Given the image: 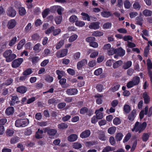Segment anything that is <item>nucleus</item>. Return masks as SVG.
Here are the masks:
<instances>
[{
  "mask_svg": "<svg viewBox=\"0 0 152 152\" xmlns=\"http://www.w3.org/2000/svg\"><path fill=\"white\" fill-rule=\"evenodd\" d=\"M147 125L146 122L141 123L137 121L135 124L133 128L132 129V130L133 132H138L139 133H140L145 129Z\"/></svg>",
  "mask_w": 152,
  "mask_h": 152,
  "instance_id": "f257e3e1",
  "label": "nucleus"
},
{
  "mask_svg": "<svg viewBox=\"0 0 152 152\" xmlns=\"http://www.w3.org/2000/svg\"><path fill=\"white\" fill-rule=\"evenodd\" d=\"M3 56L6 58V61L8 62L11 61L16 57V55L12 53V51L10 50L5 51L3 54Z\"/></svg>",
  "mask_w": 152,
  "mask_h": 152,
  "instance_id": "f03ea898",
  "label": "nucleus"
},
{
  "mask_svg": "<svg viewBox=\"0 0 152 152\" xmlns=\"http://www.w3.org/2000/svg\"><path fill=\"white\" fill-rule=\"evenodd\" d=\"M29 123L27 118L17 120L15 121V125L18 127H24L27 126Z\"/></svg>",
  "mask_w": 152,
  "mask_h": 152,
  "instance_id": "7ed1b4c3",
  "label": "nucleus"
},
{
  "mask_svg": "<svg viewBox=\"0 0 152 152\" xmlns=\"http://www.w3.org/2000/svg\"><path fill=\"white\" fill-rule=\"evenodd\" d=\"M23 61V59L21 58L15 59L12 61V66L13 68H17L21 64Z\"/></svg>",
  "mask_w": 152,
  "mask_h": 152,
  "instance_id": "20e7f679",
  "label": "nucleus"
},
{
  "mask_svg": "<svg viewBox=\"0 0 152 152\" xmlns=\"http://www.w3.org/2000/svg\"><path fill=\"white\" fill-rule=\"evenodd\" d=\"M68 53L67 49H64L58 51L56 53V56L58 58H62L66 56Z\"/></svg>",
  "mask_w": 152,
  "mask_h": 152,
  "instance_id": "39448f33",
  "label": "nucleus"
},
{
  "mask_svg": "<svg viewBox=\"0 0 152 152\" xmlns=\"http://www.w3.org/2000/svg\"><path fill=\"white\" fill-rule=\"evenodd\" d=\"M6 12L7 15L11 17H14L16 14L15 10L11 7L8 8Z\"/></svg>",
  "mask_w": 152,
  "mask_h": 152,
  "instance_id": "423d86ee",
  "label": "nucleus"
},
{
  "mask_svg": "<svg viewBox=\"0 0 152 152\" xmlns=\"http://www.w3.org/2000/svg\"><path fill=\"white\" fill-rule=\"evenodd\" d=\"M17 24V22L14 19H11L8 21L7 27L8 29H12L14 28Z\"/></svg>",
  "mask_w": 152,
  "mask_h": 152,
  "instance_id": "0eeeda50",
  "label": "nucleus"
},
{
  "mask_svg": "<svg viewBox=\"0 0 152 152\" xmlns=\"http://www.w3.org/2000/svg\"><path fill=\"white\" fill-rule=\"evenodd\" d=\"M87 63V61L86 59H83L77 63V68L79 69H81L82 67L85 66Z\"/></svg>",
  "mask_w": 152,
  "mask_h": 152,
  "instance_id": "6e6552de",
  "label": "nucleus"
},
{
  "mask_svg": "<svg viewBox=\"0 0 152 152\" xmlns=\"http://www.w3.org/2000/svg\"><path fill=\"white\" fill-rule=\"evenodd\" d=\"M66 92L69 95H74L77 93L78 91L76 88H69L67 90Z\"/></svg>",
  "mask_w": 152,
  "mask_h": 152,
  "instance_id": "1a4fd4ad",
  "label": "nucleus"
},
{
  "mask_svg": "<svg viewBox=\"0 0 152 152\" xmlns=\"http://www.w3.org/2000/svg\"><path fill=\"white\" fill-rule=\"evenodd\" d=\"M91 132L89 130H86L83 132L80 135V137L83 139L88 137L90 135Z\"/></svg>",
  "mask_w": 152,
  "mask_h": 152,
  "instance_id": "9d476101",
  "label": "nucleus"
},
{
  "mask_svg": "<svg viewBox=\"0 0 152 152\" xmlns=\"http://www.w3.org/2000/svg\"><path fill=\"white\" fill-rule=\"evenodd\" d=\"M88 54L91 53L90 57L91 58H95L99 54L98 51L93 50L91 49H89L88 51Z\"/></svg>",
  "mask_w": 152,
  "mask_h": 152,
  "instance_id": "9b49d317",
  "label": "nucleus"
},
{
  "mask_svg": "<svg viewBox=\"0 0 152 152\" xmlns=\"http://www.w3.org/2000/svg\"><path fill=\"white\" fill-rule=\"evenodd\" d=\"M100 23L98 22L91 23L89 26V28L91 29H96L99 28Z\"/></svg>",
  "mask_w": 152,
  "mask_h": 152,
  "instance_id": "f8f14e48",
  "label": "nucleus"
},
{
  "mask_svg": "<svg viewBox=\"0 0 152 152\" xmlns=\"http://www.w3.org/2000/svg\"><path fill=\"white\" fill-rule=\"evenodd\" d=\"M42 45L39 43L36 44L33 47V50L37 53L40 52L42 49Z\"/></svg>",
  "mask_w": 152,
  "mask_h": 152,
  "instance_id": "ddd939ff",
  "label": "nucleus"
},
{
  "mask_svg": "<svg viewBox=\"0 0 152 152\" xmlns=\"http://www.w3.org/2000/svg\"><path fill=\"white\" fill-rule=\"evenodd\" d=\"M102 95L100 94H97L95 95V97L96 98V102L98 104H100L102 103Z\"/></svg>",
  "mask_w": 152,
  "mask_h": 152,
  "instance_id": "4468645a",
  "label": "nucleus"
},
{
  "mask_svg": "<svg viewBox=\"0 0 152 152\" xmlns=\"http://www.w3.org/2000/svg\"><path fill=\"white\" fill-rule=\"evenodd\" d=\"M77 139V135L75 134H71L67 138L68 140L70 142H74L76 141Z\"/></svg>",
  "mask_w": 152,
  "mask_h": 152,
  "instance_id": "2eb2a0df",
  "label": "nucleus"
},
{
  "mask_svg": "<svg viewBox=\"0 0 152 152\" xmlns=\"http://www.w3.org/2000/svg\"><path fill=\"white\" fill-rule=\"evenodd\" d=\"M142 96L144 98L145 103L146 104L148 103L150 101V98L147 93L146 92H144Z\"/></svg>",
  "mask_w": 152,
  "mask_h": 152,
  "instance_id": "dca6fc26",
  "label": "nucleus"
},
{
  "mask_svg": "<svg viewBox=\"0 0 152 152\" xmlns=\"http://www.w3.org/2000/svg\"><path fill=\"white\" fill-rule=\"evenodd\" d=\"M14 112V109L13 107H10L7 108L6 110L5 113L6 114L9 115L12 114Z\"/></svg>",
  "mask_w": 152,
  "mask_h": 152,
  "instance_id": "f3484780",
  "label": "nucleus"
},
{
  "mask_svg": "<svg viewBox=\"0 0 152 152\" xmlns=\"http://www.w3.org/2000/svg\"><path fill=\"white\" fill-rule=\"evenodd\" d=\"M148 107H145V114L147 115L148 117H150L152 115V107H151L149 110L148 112Z\"/></svg>",
  "mask_w": 152,
  "mask_h": 152,
  "instance_id": "a211bd4d",
  "label": "nucleus"
},
{
  "mask_svg": "<svg viewBox=\"0 0 152 152\" xmlns=\"http://www.w3.org/2000/svg\"><path fill=\"white\" fill-rule=\"evenodd\" d=\"M57 133V131L55 129H50L48 130V133L49 135L50 138H52L53 136L55 135Z\"/></svg>",
  "mask_w": 152,
  "mask_h": 152,
  "instance_id": "6ab92c4d",
  "label": "nucleus"
},
{
  "mask_svg": "<svg viewBox=\"0 0 152 152\" xmlns=\"http://www.w3.org/2000/svg\"><path fill=\"white\" fill-rule=\"evenodd\" d=\"M117 50V52L118 55L120 56H123L125 54V50L121 48H119Z\"/></svg>",
  "mask_w": 152,
  "mask_h": 152,
  "instance_id": "aec40b11",
  "label": "nucleus"
},
{
  "mask_svg": "<svg viewBox=\"0 0 152 152\" xmlns=\"http://www.w3.org/2000/svg\"><path fill=\"white\" fill-rule=\"evenodd\" d=\"M26 43V40L24 39L21 40L18 44L17 48L18 50H20L22 48L23 45Z\"/></svg>",
  "mask_w": 152,
  "mask_h": 152,
  "instance_id": "412c9836",
  "label": "nucleus"
},
{
  "mask_svg": "<svg viewBox=\"0 0 152 152\" xmlns=\"http://www.w3.org/2000/svg\"><path fill=\"white\" fill-rule=\"evenodd\" d=\"M17 91L20 93L24 94L27 91L26 88L24 86L19 87L17 88Z\"/></svg>",
  "mask_w": 152,
  "mask_h": 152,
  "instance_id": "4be33fe9",
  "label": "nucleus"
},
{
  "mask_svg": "<svg viewBox=\"0 0 152 152\" xmlns=\"http://www.w3.org/2000/svg\"><path fill=\"white\" fill-rule=\"evenodd\" d=\"M43 131L42 130L38 129V131L36 132L35 137L37 138H42L43 137Z\"/></svg>",
  "mask_w": 152,
  "mask_h": 152,
  "instance_id": "5701e85b",
  "label": "nucleus"
},
{
  "mask_svg": "<svg viewBox=\"0 0 152 152\" xmlns=\"http://www.w3.org/2000/svg\"><path fill=\"white\" fill-rule=\"evenodd\" d=\"M151 134L150 133H144L143 134L142 138L143 141L146 142L148 139L149 136Z\"/></svg>",
  "mask_w": 152,
  "mask_h": 152,
  "instance_id": "b1692460",
  "label": "nucleus"
},
{
  "mask_svg": "<svg viewBox=\"0 0 152 152\" xmlns=\"http://www.w3.org/2000/svg\"><path fill=\"white\" fill-rule=\"evenodd\" d=\"M58 128L60 129H64L68 128V125L66 123H62L59 124L58 126Z\"/></svg>",
  "mask_w": 152,
  "mask_h": 152,
  "instance_id": "393cba45",
  "label": "nucleus"
},
{
  "mask_svg": "<svg viewBox=\"0 0 152 152\" xmlns=\"http://www.w3.org/2000/svg\"><path fill=\"white\" fill-rule=\"evenodd\" d=\"M142 33L141 34L142 37L145 40H148L147 38L145 37L144 36H149V34L148 31L145 29L143 30L142 31Z\"/></svg>",
  "mask_w": 152,
  "mask_h": 152,
  "instance_id": "a878e982",
  "label": "nucleus"
},
{
  "mask_svg": "<svg viewBox=\"0 0 152 152\" xmlns=\"http://www.w3.org/2000/svg\"><path fill=\"white\" fill-rule=\"evenodd\" d=\"M81 15L83 16L82 18L83 20H87L88 21L90 20V17L88 14L84 12H82Z\"/></svg>",
  "mask_w": 152,
  "mask_h": 152,
  "instance_id": "bb28decb",
  "label": "nucleus"
},
{
  "mask_svg": "<svg viewBox=\"0 0 152 152\" xmlns=\"http://www.w3.org/2000/svg\"><path fill=\"white\" fill-rule=\"evenodd\" d=\"M152 13V12L151 11L147 9L145 10L142 12L143 15L146 17L151 16Z\"/></svg>",
  "mask_w": 152,
  "mask_h": 152,
  "instance_id": "cd10ccee",
  "label": "nucleus"
},
{
  "mask_svg": "<svg viewBox=\"0 0 152 152\" xmlns=\"http://www.w3.org/2000/svg\"><path fill=\"white\" fill-rule=\"evenodd\" d=\"M132 62L130 61H129L126 62L125 63L123 66V68L124 69H127L132 66Z\"/></svg>",
  "mask_w": 152,
  "mask_h": 152,
  "instance_id": "c85d7f7f",
  "label": "nucleus"
},
{
  "mask_svg": "<svg viewBox=\"0 0 152 152\" xmlns=\"http://www.w3.org/2000/svg\"><path fill=\"white\" fill-rule=\"evenodd\" d=\"M140 78L138 76L133 77L132 80L136 86L138 85L140 82Z\"/></svg>",
  "mask_w": 152,
  "mask_h": 152,
  "instance_id": "c756f323",
  "label": "nucleus"
},
{
  "mask_svg": "<svg viewBox=\"0 0 152 152\" xmlns=\"http://www.w3.org/2000/svg\"><path fill=\"white\" fill-rule=\"evenodd\" d=\"M96 117L98 119H101L103 118V113L102 112H100L99 110H96L95 111Z\"/></svg>",
  "mask_w": 152,
  "mask_h": 152,
  "instance_id": "7c9ffc66",
  "label": "nucleus"
},
{
  "mask_svg": "<svg viewBox=\"0 0 152 152\" xmlns=\"http://www.w3.org/2000/svg\"><path fill=\"white\" fill-rule=\"evenodd\" d=\"M123 64L121 61H118L114 63L113 65V67L114 68H116L121 66Z\"/></svg>",
  "mask_w": 152,
  "mask_h": 152,
  "instance_id": "2f4dec72",
  "label": "nucleus"
},
{
  "mask_svg": "<svg viewBox=\"0 0 152 152\" xmlns=\"http://www.w3.org/2000/svg\"><path fill=\"white\" fill-rule=\"evenodd\" d=\"M78 36L76 34H73L70 36L69 39V42H73L77 38Z\"/></svg>",
  "mask_w": 152,
  "mask_h": 152,
  "instance_id": "473e14b6",
  "label": "nucleus"
},
{
  "mask_svg": "<svg viewBox=\"0 0 152 152\" xmlns=\"http://www.w3.org/2000/svg\"><path fill=\"white\" fill-rule=\"evenodd\" d=\"M18 97L17 96H13L11 99V100L10 102L11 105H14V104L17 102Z\"/></svg>",
  "mask_w": 152,
  "mask_h": 152,
  "instance_id": "72a5a7b5",
  "label": "nucleus"
},
{
  "mask_svg": "<svg viewBox=\"0 0 152 152\" xmlns=\"http://www.w3.org/2000/svg\"><path fill=\"white\" fill-rule=\"evenodd\" d=\"M124 7L126 9H129L131 6V4L130 1L128 0H125L124 2Z\"/></svg>",
  "mask_w": 152,
  "mask_h": 152,
  "instance_id": "f704fd0d",
  "label": "nucleus"
},
{
  "mask_svg": "<svg viewBox=\"0 0 152 152\" xmlns=\"http://www.w3.org/2000/svg\"><path fill=\"white\" fill-rule=\"evenodd\" d=\"M17 38L16 37H13L10 41L9 45L10 46H12L16 42L17 40Z\"/></svg>",
  "mask_w": 152,
  "mask_h": 152,
  "instance_id": "c9c22d12",
  "label": "nucleus"
},
{
  "mask_svg": "<svg viewBox=\"0 0 152 152\" xmlns=\"http://www.w3.org/2000/svg\"><path fill=\"white\" fill-rule=\"evenodd\" d=\"M19 12L20 15L23 16L26 14V11L24 7H21L19 9Z\"/></svg>",
  "mask_w": 152,
  "mask_h": 152,
  "instance_id": "e433bc0d",
  "label": "nucleus"
},
{
  "mask_svg": "<svg viewBox=\"0 0 152 152\" xmlns=\"http://www.w3.org/2000/svg\"><path fill=\"white\" fill-rule=\"evenodd\" d=\"M117 52V50L113 48H110L109 50L107 51V53L109 55H112L114 53H116Z\"/></svg>",
  "mask_w": 152,
  "mask_h": 152,
  "instance_id": "4c0bfd02",
  "label": "nucleus"
},
{
  "mask_svg": "<svg viewBox=\"0 0 152 152\" xmlns=\"http://www.w3.org/2000/svg\"><path fill=\"white\" fill-rule=\"evenodd\" d=\"M19 140V138L18 137H12L10 140V143L12 144H14L18 142Z\"/></svg>",
  "mask_w": 152,
  "mask_h": 152,
  "instance_id": "58836bf2",
  "label": "nucleus"
},
{
  "mask_svg": "<svg viewBox=\"0 0 152 152\" xmlns=\"http://www.w3.org/2000/svg\"><path fill=\"white\" fill-rule=\"evenodd\" d=\"M77 17L75 15H72L69 18V21L72 23H74L76 22L78 20Z\"/></svg>",
  "mask_w": 152,
  "mask_h": 152,
  "instance_id": "ea45409f",
  "label": "nucleus"
},
{
  "mask_svg": "<svg viewBox=\"0 0 152 152\" xmlns=\"http://www.w3.org/2000/svg\"><path fill=\"white\" fill-rule=\"evenodd\" d=\"M14 133V131L12 129H7L6 131V135L9 136H12Z\"/></svg>",
  "mask_w": 152,
  "mask_h": 152,
  "instance_id": "a19ab883",
  "label": "nucleus"
},
{
  "mask_svg": "<svg viewBox=\"0 0 152 152\" xmlns=\"http://www.w3.org/2000/svg\"><path fill=\"white\" fill-rule=\"evenodd\" d=\"M56 72L57 74L58 75V79H60L64 74V72L59 70H57Z\"/></svg>",
  "mask_w": 152,
  "mask_h": 152,
  "instance_id": "79ce46f5",
  "label": "nucleus"
},
{
  "mask_svg": "<svg viewBox=\"0 0 152 152\" xmlns=\"http://www.w3.org/2000/svg\"><path fill=\"white\" fill-rule=\"evenodd\" d=\"M124 110L126 113H128L130 111V107L129 105L125 104L124 107Z\"/></svg>",
  "mask_w": 152,
  "mask_h": 152,
  "instance_id": "37998d69",
  "label": "nucleus"
},
{
  "mask_svg": "<svg viewBox=\"0 0 152 152\" xmlns=\"http://www.w3.org/2000/svg\"><path fill=\"white\" fill-rule=\"evenodd\" d=\"M104 33L103 32L96 31L92 33V35L94 36H100L103 35Z\"/></svg>",
  "mask_w": 152,
  "mask_h": 152,
  "instance_id": "c03bdc74",
  "label": "nucleus"
},
{
  "mask_svg": "<svg viewBox=\"0 0 152 152\" xmlns=\"http://www.w3.org/2000/svg\"><path fill=\"white\" fill-rule=\"evenodd\" d=\"M82 147L81 144L78 142H74L73 143V147L76 149H78Z\"/></svg>",
  "mask_w": 152,
  "mask_h": 152,
  "instance_id": "a18cd8bd",
  "label": "nucleus"
},
{
  "mask_svg": "<svg viewBox=\"0 0 152 152\" xmlns=\"http://www.w3.org/2000/svg\"><path fill=\"white\" fill-rule=\"evenodd\" d=\"M32 72V69L30 68H28L23 72V75L25 76H27L31 74Z\"/></svg>",
  "mask_w": 152,
  "mask_h": 152,
  "instance_id": "49530a36",
  "label": "nucleus"
},
{
  "mask_svg": "<svg viewBox=\"0 0 152 152\" xmlns=\"http://www.w3.org/2000/svg\"><path fill=\"white\" fill-rule=\"evenodd\" d=\"M116 130V128L113 126L109 128L108 130V132L110 134H113L115 132Z\"/></svg>",
  "mask_w": 152,
  "mask_h": 152,
  "instance_id": "de8ad7c7",
  "label": "nucleus"
},
{
  "mask_svg": "<svg viewBox=\"0 0 152 152\" xmlns=\"http://www.w3.org/2000/svg\"><path fill=\"white\" fill-rule=\"evenodd\" d=\"M131 136V134L130 133H128L124 137L123 140V142L124 143H125L127 142L128 140L129 139Z\"/></svg>",
  "mask_w": 152,
  "mask_h": 152,
  "instance_id": "09e8293b",
  "label": "nucleus"
},
{
  "mask_svg": "<svg viewBox=\"0 0 152 152\" xmlns=\"http://www.w3.org/2000/svg\"><path fill=\"white\" fill-rule=\"evenodd\" d=\"M133 8L136 10H139L141 8V5L138 2H135L133 5Z\"/></svg>",
  "mask_w": 152,
  "mask_h": 152,
  "instance_id": "8fccbe9b",
  "label": "nucleus"
},
{
  "mask_svg": "<svg viewBox=\"0 0 152 152\" xmlns=\"http://www.w3.org/2000/svg\"><path fill=\"white\" fill-rule=\"evenodd\" d=\"M113 148H111L109 146H107L103 150L102 152H108L110 151H113L114 150Z\"/></svg>",
  "mask_w": 152,
  "mask_h": 152,
  "instance_id": "3c124183",
  "label": "nucleus"
},
{
  "mask_svg": "<svg viewBox=\"0 0 152 152\" xmlns=\"http://www.w3.org/2000/svg\"><path fill=\"white\" fill-rule=\"evenodd\" d=\"M64 43V40L60 41L56 45V48L57 49H59L63 45Z\"/></svg>",
  "mask_w": 152,
  "mask_h": 152,
  "instance_id": "603ef678",
  "label": "nucleus"
},
{
  "mask_svg": "<svg viewBox=\"0 0 152 152\" xmlns=\"http://www.w3.org/2000/svg\"><path fill=\"white\" fill-rule=\"evenodd\" d=\"M101 15L104 17L107 18L110 16L111 13L109 12L104 11L101 12Z\"/></svg>",
  "mask_w": 152,
  "mask_h": 152,
  "instance_id": "864d4df0",
  "label": "nucleus"
},
{
  "mask_svg": "<svg viewBox=\"0 0 152 152\" xmlns=\"http://www.w3.org/2000/svg\"><path fill=\"white\" fill-rule=\"evenodd\" d=\"M123 137V134L121 133L117 134L115 136V138L117 141H120Z\"/></svg>",
  "mask_w": 152,
  "mask_h": 152,
  "instance_id": "5fc2aeb1",
  "label": "nucleus"
},
{
  "mask_svg": "<svg viewBox=\"0 0 152 152\" xmlns=\"http://www.w3.org/2000/svg\"><path fill=\"white\" fill-rule=\"evenodd\" d=\"M62 19V18L61 16L60 15L58 16H57L55 19L56 23L57 24H60L61 22Z\"/></svg>",
  "mask_w": 152,
  "mask_h": 152,
  "instance_id": "6e6d98bb",
  "label": "nucleus"
},
{
  "mask_svg": "<svg viewBox=\"0 0 152 152\" xmlns=\"http://www.w3.org/2000/svg\"><path fill=\"white\" fill-rule=\"evenodd\" d=\"M75 25L77 26L82 27L85 25V23L84 22L82 21H79L78 20L75 23Z\"/></svg>",
  "mask_w": 152,
  "mask_h": 152,
  "instance_id": "4d7b16f0",
  "label": "nucleus"
},
{
  "mask_svg": "<svg viewBox=\"0 0 152 152\" xmlns=\"http://www.w3.org/2000/svg\"><path fill=\"white\" fill-rule=\"evenodd\" d=\"M61 32V30L59 28L54 29L53 30V35L56 36L58 34Z\"/></svg>",
  "mask_w": 152,
  "mask_h": 152,
  "instance_id": "13d9d810",
  "label": "nucleus"
},
{
  "mask_svg": "<svg viewBox=\"0 0 152 152\" xmlns=\"http://www.w3.org/2000/svg\"><path fill=\"white\" fill-rule=\"evenodd\" d=\"M102 72V69L101 68H99L95 70L94 73L95 75L98 76L101 74Z\"/></svg>",
  "mask_w": 152,
  "mask_h": 152,
  "instance_id": "bf43d9fd",
  "label": "nucleus"
},
{
  "mask_svg": "<svg viewBox=\"0 0 152 152\" xmlns=\"http://www.w3.org/2000/svg\"><path fill=\"white\" fill-rule=\"evenodd\" d=\"M135 86L136 85L132 80L127 83L126 84L127 87L128 88H131Z\"/></svg>",
  "mask_w": 152,
  "mask_h": 152,
  "instance_id": "052dcab7",
  "label": "nucleus"
},
{
  "mask_svg": "<svg viewBox=\"0 0 152 152\" xmlns=\"http://www.w3.org/2000/svg\"><path fill=\"white\" fill-rule=\"evenodd\" d=\"M135 86L136 85L132 80L127 83L126 84L127 87L128 88H131Z\"/></svg>",
  "mask_w": 152,
  "mask_h": 152,
  "instance_id": "680f3d73",
  "label": "nucleus"
},
{
  "mask_svg": "<svg viewBox=\"0 0 152 152\" xmlns=\"http://www.w3.org/2000/svg\"><path fill=\"white\" fill-rule=\"evenodd\" d=\"M135 86L136 85L132 80L127 83L126 84L127 87L128 88H131Z\"/></svg>",
  "mask_w": 152,
  "mask_h": 152,
  "instance_id": "e2e57ef3",
  "label": "nucleus"
},
{
  "mask_svg": "<svg viewBox=\"0 0 152 152\" xmlns=\"http://www.w3.org/2000/svg\"><path fill=\"white\" fill-rule=\"evenodd\" d=\"M111 23H107L103 25V28L104 29H107L110 28L111 26Z\"/></svg>",
  "mask_w": 152,
  "mask_h": 152,
  "instance_id": "0e129e2a",
  "label": "nucleus"
},
{
  "mask_svg": "<svg viewBox=\"0 0 152 152\" xmlns=\"http://www.w3.org/2000/svg\"><path fill=\"white\" fill-rule=\"evenodd\" d=\"M50 12V10L49 9H47L45 10L42 12V17L43 18H45L48 14Z\"/></svg>",
  "mask_w": 152,
  "mask_h": 152,
  "instance_id": "69168bd1",
  "label": "nucleus"
},
{
  "mask_svg": "<svg viewBox=\"0 0 152 152\" xmlns=\"http://www.w3.org/2000/svg\"><path fill=\"white\" fill-rule=\"evenodd\" d=\"M113 124L115 125H118L120 124L121 123L120 119L116 117L113 120Z\"/></svg>",
  "mask_w": 152,
  "mask_h": 152,
  "instance_id": "338daca9",
  "label": "nucleus"
},
{
  "mask_svg": "<svg viewBox=\"0 0 152 152\" xmlns=\"http://www.w3.org/2000/svg\"><path fill=\"white\" fill-rule=\"evenodd\" d=\"M96 64V62L95 60L89 61L88 63V66L91 67H94Z\"/></svg>",
  "mask_w": 152,
  "mask_h": 152,
  "instance_id": "774afa93",
  "label": "nucleus"
}]
</instances>
